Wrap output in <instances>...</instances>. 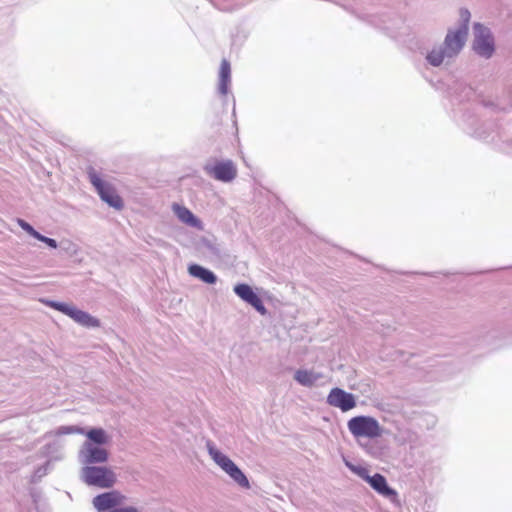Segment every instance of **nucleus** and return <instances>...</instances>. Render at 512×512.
<instances>
[{
	"label": "nucleus",
	"instance_id": "obj_1",
	"mask_svg": "<svg viewBox=\"0 0 512 512\" xmlns=\"http://www.w3.org/2000/svg\"><path fill=\"white\" fill-rule=\"evenodd\" d=\"M87 173L91 184L96 189L101 200L116 210H122L124 202L115 187L111 183L103 181L94 168L90 167Z\"/></svg>",
	"mask_w": 512,
	"mask_h": 512
},
{
	"label": "nucleus",
	"instance_id": "obj_2",
	"mask_svg": "<svg viewBox=\"0 0 512 512\" xmlns=\"http://www.w3.org/2000/svg\"><path fill=\"white\" fill-rule=\"evenodd\" d=\"M347 426L355 438L375 439L382 435L379 422L371 416H355L348 421Z\"/></svg>",
	"mask_w": 512,
	"mask_h": 512
},
{
	"label": "nucleus",
	"instance_id": "obj_3",
	"mask_svg": "<svg viewBox=\"0 0 512 512\" xmlns=\"http://www.w3.org/2000/svg\"><path fill=\"white\" fill-rule=\"evenodd\" d=\"M82 477L88 485L110 488L116 482L115 474L106 467L87 466L82 470Z\"/></svg>",
	"mask_w": 512,
	"mask_h": 512
},
{
	"label": "nucleus",
	"instance_id": "obj_4",
	"mask_svg": "<svg viewBox=\"0 0 512 512\" xmlns=\"http://www.w3.org/2000/svg\"><path fill=\"white\" fill-rule=\"evenodd\" d=\"M44 304L47 306L62 312L63 314L69 316L72 318L75 322L86 326V327H98L100 325L99 320L89 315L87 312H84L82 310L77 309L74 306L49 301V300H42Z\"/></svg>",
	"mask_w": 512,
	"mask_h": 512
},
{
	"label": "nucleus",
	"instance_id": "obj_5",
	"mask_svg": "<svg viewBox=\"0 0 512 512\" xmlns=\"http://www.w3.org/2000/svg\"><path fill=\"white\" fill-rule=\"evenodd\" d=\"M326 401L329 406L338 408L342 412L352 410L357 405L356 397L353 394L338 387L330 390Z\"/></svg>",
	"mask_w": 512,
	"mask_h": 512
},
{
	"label": "nucleus",
	"instance_id": "obj_6",
	"mask_svg": "<svg viewBox=\"0 0 512 512\" xmlns=\"http://www.w3.org/2000/svg\"><path fill=\"white\" fill-rule=\"evenodd\" d=\"M205 171L214 179L222 182H230L237 176V168L231 160L216 161L213 165H207Z\"/></svg>",
	"mask_w": 512,
	"mask_h": 512
},
{
	"label": "nucleus",
	"instance_id": "obj_7",
	"mask_svg": "<svg viewBox=\"0 0 512 512\" xmlns=\"http://www.w3.org/2000/svg\"><path fill=\"white\" fill-rule=\"evenodd\" d=\"M234 292L245 302L253 306L261 314L266 313V309L263 305L260 297L253 291V289L247 284H238L234 287Z\"/></svg>",
	"mask_w": 512,
	"mask_h": 512
},
{
	"label": "nucleus",
	"instance_id": "obj_8",
	"mask_svg": "<svg viewBox=\"0 0 512 512\" xmlns=\"http://www.w3.org/2000/svg\"><path fill=\"white\" fill-rule=\"evenodd\" d=\"M85 462L88 464L92 463H103L108 459V451L105 448L94 445L91 442H85L82 449Z\"/></svg>",
	"mask_w": 512,
	"mask_h": 512
},
{
	"label": "nucleus",
	"instance_id": "obj_9",
	"mask_svg": "<svg viewBox=\"0 0 512 512\" xmlns=\"http://www.w3.org/2000/svg\"><path fill=\"white\" fill-rule=\"evenodd\" d=\"M124 500V496L117 491H111L96 496L93 500L94 506L99 511H105L118 506Z\"/></svg>",
	"mask_w": 512,
	"mask_h": 512
},
{
	"label": "nucleus",
	"instance_id": "obj_10",
	"mask_svg": "<svg viewBox=\"0 0 512 512\" xmlns=\"http://www.w3.org/2000/svg\"><path fill=\"white\" fill-rule=\"evenodd\" d=\"M475 52L484 57H490L494 52V41L491 34H478L474 40Z\"/></svg>",
	"mask_w": 512,
	"mask_h": 512
},
{
	"label": "nucleus",
	"instance_id": "obj_11",
	"mask_svg": "<svg viewBox=\"0 0 512 512\" xmlns=\"http://www.w3.org/2000/svg\"><path fill=\"white\" fill-rule=\"evenodd\" d=\"M368 483L376 492L385 497L395 498L397 496V492L388 486L386 478L379 473H376L373 476H371L368 479Z\"/></svg>",
	"mask_w": 512,
	"mask_h": 512
},
{
	"label": "nucleus",
	"instance_id": "obj_12",
	"mask_svg": "<svg viewBox=\"0 0 512 512\" xmlns=\"http://www.w3.org/2000/svg\"><path fill=\"white\" fill-rule=\"evenodd\" d=\"M467 34H447L445 38L444 50L447 57L456 55L465 43Z\"/></svg>",
	"mask_w": 512,
	"mask_h": 512
},
{
	"label": "nucleus",
	"instance_id": "obj_13",
	"mask_svg": "<svg viewBox=\"0 0 512 512\" xmlns=\"http://www.w3.org/2000/svg\"><path fill=\"white\" fill-rule=\"evenodd\" d=\"M231 82V66L228 60L223 59L219 69L218 92L222 96L228 94V88Z\"/></svg>",
	"mask_w": 512,
	"mask_h": 512
},
{
	"label": "nucleus",
	"instance_id": "obj_14",
	"mask_svg": "<svg viewBox=\"0 0 512 512\" xmlns=\"http://www.w3.org/2000/svg\"><path fill=\"white\" fill-rule=\"evenodd\" d=\"M172 209L176 216L185 224L192 227H200V221L186 207L179 204H173Z\"/></svg>",
	"mask_w": 512,
	"mask_h": 512
},
{
	"label": "nucleus",
	"instance_id": "obj_15",
	"mask_svg": "<svg viewBox=\"0 0 512 512\" xmlns=\"http://www.w3.org/2000/svg\"><path fill=\"white\" fill-rule=\"evenodd\" d=\"M188 271L193 277L199 278L208 284H214L217 280L213 272L197 264L190 265Z\"/></svg>",
	"mask_w": 512,
	"mask_h": 512
},
{
	"label": "nucleus",
	"instance_id": "obj_16",
	"mask_svg": "<svg viewBox=\"0 0 512 512\" xmlns=\"http://www.w3.org/2000/svg\"><path fill=\"white\" fill-rule=\"evenodd\" d=\"M321 376V374L312 371L299 369L295 372L294 379L303 386L311 387Z\"/></svg>",
	"mask_w": 512,
	"mask_h": 512
},
{
	"label": "nucleus",
	"instance_id": "obj_17",
	"mask_svg": "<svg viewBox=\"0 0 512 512\" xmlns=\"http://www.w3.org/2000/svg\"><path fill=\"white\" fill-rule=\"evenodd\" d=\"M241 487L249 488V481L244 473L234 463L225 471Z\"/></svg>",
	"mask_w": 512,
	"mask_h": 512
},
{
	"label": "nucleus",
	"instance_id": "obj_18",
	"mask_svg": "<svg viewBox=\"0 0 512 512\" xmlns=\"http://www.w3.org/2000/svg\"><path fill=\"white\" fill-rule=\"evenodd\" d=\"M209 454L211 455L212 459L224 470L226 471L229 469L230 466L234 464V462L227 457L226 455L222 454L220 451L216 450L213 447L209 448Z\"/></svg>",
	"mask_w": 512,
	"mask_h": 512
},
{
	"label": "nucleus",
	"instance_id": "obj_19",
	"mask_svg": "<svg viewBox=\"0 0 512 512\" xmlns=\"http://www.w3.org/2000/svg\"><path fill=\"white\" fill-rule=\"evenodd\" d=\"M88 442L98 445L105 444L108 441V437L105 431L101 428H93L87 432Z\"/></svg>",
	"mask_w": 512,
	"mask_h": 512
},
{
	"label": "nucleus",
	"instance_id": "obj_20",
	"mask_svg": "<svg viewBox=\"0 0 512 512\" xmlns=\"http://www.w3.org/2000/svg\"><path fill=\"white\" fill-rule=\"evenodd\" d=\"M447 57L446 53H445V50L444 48L442 50H433L431 51L428 56H427V59L428 61L434 65V66H438L440 65L444 58Z\"/></svg>",
	"mask_w": 512,
	"mask_h": 512
},
{
	"label": "nucleus",
	"instance_id": "obj_21",
	"mask_svg": "<svg viewBox=\"0 0 512 512\" xmlns=\"http://www.w3.org/2000/svg\"><path fill=\"white\" fill-rule=\"evenodd\" d=\"M348 467L349 469L355 473L356 475H358L360 478H362L363 480H365L366 482H368V479L371 477L369 475V472H368V469L363 467V466H356V465H352V464H348Z\"/></svg>",
	"mask_w": 512,
	"mask_h": 512
},
{
	"label": "nucleus",
	"instance_id": "obj_22",
	"mask_svg": "<svg viewBox=\"0 0 512 512\" xmlns=\"http://www.w3.org/2000/svg\"><path fill=\"white\" fill-rule=\"evenodd\" d=\"M18 224L20 225V227L25 230L27 233H29L31 236H33L34 238L36 236H38V233L29 223L25 222L24 220L22 219H19L18 220Z\"/></svg>",
	"mask_w": 512,
	"mask_h": 512
},
{
	"label": "nucleus",
	"instance_id": "obj_23",
	"mask_svg": "<svg viewBox=\"0 0 512 512\" xmlns=\"http://www.w3.org/2000/svg\"><path fill=\"white\" fill-rule=\"evenodd\" d=\"M35 238L38 239L39 241L46 243L51 248H57V242L52 238L43 236L40 233H38V236H36Z\"/></svg>",
	"mask_w": 512,
	"mask_h": 512
},
{
	"label": "nucleus",
	"instance_id": "obj_24",
	"mask_svg": "<svg viewBox=\"0 0 512 512\" xmlns=\"http://www.w3.org/2000/svg\"><path fill=\"white\" fill-rule=\"evenodd\" d=\"M460 16H461V19L465 22V25L462 29H459L457 32H465L468 30V26H467V23L469 21V18H470V13L468 10H461L460 11Z\"/></svg>",
	"mask_w": 512,
	"mask_h": 512
}]
</instances>
